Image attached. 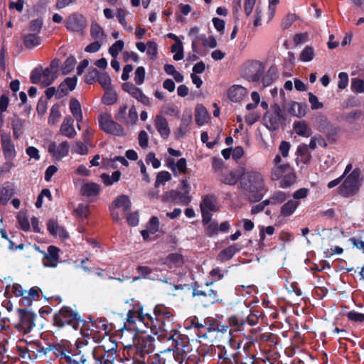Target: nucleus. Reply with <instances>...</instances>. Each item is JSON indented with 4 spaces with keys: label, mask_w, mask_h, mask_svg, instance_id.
Listing matches in <instances>:
<instances>
[{
    "label": "nucleus",
    "mask_w": 364,
    "mask_h": 364,
    "mask_svg": "<svg viewBox=\"0 0 364 364\" xmlns=\"http://www.w3.org/2000/svg\"><path fill=\"white\" fill-rule=\"evenodd\" d=\"M54 322L58 327L70 325L73 329L77 330L81 322L80 315L71 308L63 306L55 314Z\"/></svg>",
    "instance_id": "3"
},
{
    "label": "nucleus",
    "mask_w": 364,
    "mask_h": 364,
    "mask_svg": "<svg viewBox=\"0 0 364 364\" xmlns=\"http://www.w3.org/2000/svg\"><path fill=\"white\" fill-rule=\"evenodd\" d=\"M163 197L164 200L171 201L176 203H181L183 205H187L191 200V198L189 196L183 193H180L175 190L166 192Z\"/></svg>",
    "instance_id": "20"
},
{
    "label": "nucleus",
    "mask_w": 364,
    "mask_h": 364,
    "mask_svg": "<svg viewBox=\"0 0 364 364\" xmlns=\"http://www.w3.org/2000/svg\"><path fill=\"white\" fill-rule=\"evenodd\" d=\"M123 90L142 104L149 105L150 101L149 97L143 93L141 89L133 84L129 82L124 83L123 85Z\"/></svg>",
    "instance_id": "17"
},
{
    "label": "nucleus",
    "mask_w": 364,
    "mask_h": 364,
    "mask_svg": "<svg viewBox=\"0 0 364 364\" xmlns=\"http://www.w3.org/2000/svg\"><path fill=\"white\" fill-rule=\"evenodd\" d=\"M154 323L149 321V326L158 327L164 332L171 334L176 333L173 327V318L172 314L164 306H157L154 309Z\"/></svg>",
    "instance_id": "1"
},
{
    "label": "nucleus",
    "mask_w": 364,
    "mask_h": 364,
    "mask_svg": "<svg viewBox=\"0 0 364 364\" xmlns=\"http://www.w3.org/2000/svg\"><path fill=\"white\" fill-rule=\"evenodd\" d=\"M247 90L241 85H233L228 90V97L234 102L241 101L247 95Z\"/></svg>",
    "instance_id": "24"
},
{
    "label": "nucleus",
    "mask_w": 364,
    "mask_h": 364,
    "mask_svg": "<svg viewBox=\"0 0 364 364\" xmlns=\"http://www.w3.org/2000/svg\"><path fill=\"white\" fill-rule=\"evenodd\" d=\"M0 140L3 155L6 159V162L0 167V171L6 173L15 166L14 161L16 157L17 152L15 145L11 140L10 133H2Z\"/></svg>",
    "instance_id": "2"
},
{
    "label": "nucleus",
    "mask_w": 364,
    "mask_h": 364,
    "mask_svg": "<svg viewBox=\"0 0 364 364\" xmlns=\"http://www.w3.org/2000/svg\"><path fill=\"white\" fill-rule=\"evenodd\" d=\"M75 214L82 218H85L89 215V206L87 204L80 203L75 209Z\"/></svg>",
    "instance_id": "61"
},
{
    "label": "nucleus",
    "mask_w": 364,
    "mask_h": 364,
    "mask_svg": "<svg viewBox=\"0 0 364 364\" xmlns=\"http://www.w3.org/2000/svg\"><path fill=\"white\" fill-rule=\"evenodd\" d=\"M76 63V60L73 56H69L62 67V71L64 75L70 73L74 68Z\"/></svg>",
    "instance_id": "54"
},
{
    "label": "nucleus",
    "mask_w": 364,
    "mask_h": 364,
    "mask_svg": "<svg viewBox=\"0 0 364 364\" xmlns=\"http://www.w3.org/2000/svg\"><path fill=\"white\" fill-rule=\"evenodd\" d=\"M59 249L55 246L50 245L48 247L46 252H43L44 257L43 262L44 266L49 267H55L58 263Z\"/></svg>",
    "instance_id": "18"
},
{
    "label": "nucleus",
    "mask_w": 364,
    "mask_h": 364,
    "mask_svg": "<svg viewBox=\"0 0 364 364\" xmlns=\"http://www.w3.org/2000/svg\"><path fill=\"white\" fill-rule=\"evenodd\" d=\"M90 33L92 38L100 40L104 36L102 28L97 23H92L90 28Z\"/></svg>",
    "instance_id": "57"
},
{
    "label": "nucleus",
    "mask_w": 364,
    "mask_h": 364,
    "mask_svg": "<svg viewBox=\"0 0 364 364\" xmlns=\"http://www.w3.org/2000/svg\"><path fill=\"white\" fill-rule=\"evenodd\" d=\"M174 357L173 352L167 349L163 352H161L160 354H155L151 358V363L152 364H171L172 359Z\"/></svg>",
    "instance_id": "25"
},
{
    "label": "nucleus",
    "mask_w": 364,
    "mask_h": 364,
    "mask_svg": "<svg viewBox=\"0 0 364 364\" xmlns=\"http://www.w3.org/2000/svg\"><path fill=\"white\" fill-rule=\"evenodd\" d=\"M241 184L244 189L250 192H258L264 186L262 176L258 172H247L244 174Z\"/></svg>",
    "instance_id": "7"
},
{
    "label": "nucleus",
    "mask_w": 364,
    "mask_h": 364,
    "mask_svg": "<svg viewBox=\"0 0 364 364\" xmlns=\"http://www.w3.org/2000/svg\"><path fill=\"white\" fill-rule=\"evenodd\" d=\"M117 344L112 343V347L107 350L104 348V353H99L95 350L92 351V360L88 364H112L117 355Z\"/></svg>",
    "instance_id": "9"
},
{
    "label": "nucleus",
    "mask_w": 364,
    "mask_h": 364,
    "mask_svg": "<svg viewBox=\"0 0 364 364\" xmlns=\"http://www.w3.org/2000/svg\"><path fill=\"white\" fill-rule=\"evenodd\" d=\"M124 48V42L121 40L116 41L109 49V54L116 58Z\"/></svg>",
    "instance_id": "60"
},
{
    "label": "nucleus",
    "mask_w": 364,
    "mask_h": 364,
    "mask_svg": "<svg viewBox=\"0 0 364 364\" xmlns=\"http://www.w3.org/2000/svg\"><path fill=\"white\" fill-rule=\"evenodd\" d=\"M278 77V71L276 66L272 65L267 73L261 78L264 87L271 85Z\"/></svg>",
    "instance_id": "37"
},
{
    "label": "nucleus",
    "mask_w": 364,
    "mask_h": 364,
    "mask_svg": "<svg viewBox=\"0 0 364 364\" xmlns=\"http://www.w3.org/2000/svg\"><path fill=\"white\" fill-rule=\"evenodd\" d=\"M306 105L296 102H291L287 105V111L291 115L302 117L306 114Z\"/></svg>",
    "instance_id": "26"
},
{
    "label": "nucleus",
    "mask_w": 364,
    "mask_h": 364,
    "mask_svg": "<svg viewBox=\"0 0 364 364\" xmlns=\"http://www.w3.org/2000/svg\"><path fill=\"white\" fill-rule=\"evenodd\" d=\"M171 179V175L169 172L166 171H160L156 176L155 186L159 187V186L164 184L166 182L169 181Z\"/></svg>",
    "instance_id": "53"
},
{
    "label": "nucleus",
    "mask_w": 364,
    "mask_h": 364,
    "mask_svg": "<svg viewBox=\"0 0 364 364\" xmlns=\"http://www.w3.org/2000/svg\"><path fill=\"white\" fill-rule=\"evenodd\" d=\"M168 339L173 341V345L178 354L183 355L190 351L191 348L187 337H181V335L174 333L168 336Z\"/></svg>",
    "instance_id": "16"
},
{
    "label": "nucleus",
    "mask_w": 364,
    "mask_h": 364,
    "mask_svg": "<svg viewBox=\"0 0 364 364\" xmlns=\"http://www.w3.org/2000/svg\"><path fill=\"white\" fill-rule=\"evenodd\" d=\"M14 195V189L11 186L2 187L0 189V202L6 203Z\"/></svg>",
    "instance_id": "48"
},
{
    "label": "nucleus",
    "mask_w": 364,
    "mask_h": 364,
    "mask_svg": "<svg viewBox=\"0 0 364 364\" xmlns=\"http://www.w3.org/2000/svg\"><path fill=\"white\" fill-rule=\"evenodd\" d=\"M145 69L144 67H138L134 73V81L137 85L143 84L145 78Z\"/></svg>",
    "instance_id": "62"
},
{
    "label": "nucleus",
    "mask_w": 364,
    "mask_h": 364,
    "mask_svg": "<svg viewBox=\"0 0 364 364\" xmlns=\"http://www.w3.org/2000/svg\"><path fill=\"white\" fill-rule=\"evenodd\" d=\"M264 65L258 60H250L242 67V76L250 82L259 80L264 71Z\"/></svg>",
    "instance_id": "6"
},
{
    "label": "nucleus",
    "mask_w": 364,
    "mask_h": 364,
    "mask_svg": "<svg viewBox=\"0 0 364 364\" xmlns=\"http://www.w3.org/2000/svg\"><path fill=\"white\" fill-rule=\"evenodd\" d=\"M132 203L126 195L118 196L113 202L111 208V215L114 221H119V215L117 209L122 208L124 214H127L131 210Z\"/></svg>",
    "instance_id": "12"
},
{
    "label": "nucleus",
    "mask_w": 364,
    "mask_h": 364,
    "mask_svg": "<svg viewBox=\"0 0 364 364\" xmlns=\"http://www.w3.org/2000/svg\"><path fill=\"white\" fill-rule=\"evenodd\" d=\"M154 125L160 136L163 139H167L170 134L171 130L166 119L161 115H156L154 119Z\"/></svg>",
    "instance_id": "22"
},
{
    "label": "nucleus",
    "mask_w": 364,
    "mask_h": 364,
    "mask_svg": "<svg viewBox=\"0 0 364 364\" xmlns=\"http://www.w3.org/2000/svg\"><path fill=\"white\" fill-rule=\"evenodd\" d=\"M287 194L283 191H278L274 192L272 196V205L282 203L287 198Z\"/></svg>",
    "instance_id": "56"
},
{
    "label": "nucleus",
    "mask_w": 364,
    "mask_h": 364,
    "mask_svg": "<svg viewBox=\"0 0 364 364\" xmlns=\"http://www.w3.org/2000/svg\"><path fill=\"white\" fill-rule=\"evenodd\" d=\"M97 81L104 89L112 87L111 79L106 73H99Z\"/></svg>",
    "instance_id": "58"
},
{
    "label": "nucleus",
    "mask_w": 364,
    "mask_h": 364,
    "mask_svg": "<svg viewBox=\"0 0 364 364\" xmlns=\"http://www.w3.org/2000/svg\"><path fill=\"white\" fill-rule=\"evenodd\" d=\"M23 43L27 48H32L39 46L41 43V39L37 33H30L24 36Z\"/></svg>",
    "instance_id": "39"
},
{
    "label": "nucleus",
    "mask_w": 364,
    "mask_h": 364,
    "mask_svg": "<svg viewBox=\"0 0 364 364\" xmlns=\"http://www.w3.org/2000/svg\"><path fill=\"white\" fill-rule=\"evenodd\" d=\"M127 320L130 324L135 323L138 321L146 326H149V321L154 323L153 316L148 314H144L143 309L139 304L134 306L132 310H129Z\"/></svg>",
    "instance_id": "11"
},
{
    "label": "nucleus",
    "mask_w": 364,
    "mask_h": 364,
    "mask_svg": "<svg viewBox=\"0 0 364 364\" xmlns=\"http://www.w3.org/2000/svg\"><path fill=\"white\" fill-rule=\"evenodd\" d=\"M220 179L223 183L229 185H234L237 181L236 175L232 172H228L227 173L223 174Z\"/></svg>",
    "instance_id": "64"
},
{
    "label": "nucleus",
    "mask_w": 364,
    "mask_h": 364,
    "mask_svg": "<svg viewBox=\"0 0 364 364\" xmlns=\"http://www.w3.org/2000/svg\"><path fill=\"white\" fill-rule=\"evenodd\" d=\"M240 250V247L238 245L229 246L220 252L217 256V260L220 262L228 261L230 259L236 252H239Z\"/></svg>",
    "instance_id": "27"
},
{
    "label": "nucleus",
    "mask_w": 364,
    "mask_h": 364,
    "mask_svg": "<svg viewBox=\"0 0 364 364\" xmlns=\"http://www.w3.org/2000/svg\"><path fill=\"white\" fill-rule=\"evenodd\" d=\"M171 50L174 53L173 57V60L178 61L183 58L184 55L182 42L173 44L171 46Z\"/></svg>",
    "instance_id": "52"
},
{
    "label": "nucleus",
    "mask_w": 364,
    "mask_h": 364,
    "mask_svg": "<svg viewBox=\"0 0 364 364\" xmlns=\"http://www.w3.org/2000/svg\"><path fill=\"white\" fill-rule=\"evenodd\" d=\"M134 345L139 344L138 349L141 350V353H144L149 354L152 351L151 340L149 337H134Z\"/></svg>",
    "instance_id": "28"
},
{
    "label": "nucleus",
    "mask_w": 364,
    "mask_h": 364,
    "mask_svg": "<svg viewBox=\"0 0 364 364\" xmlns=\"http://www.w3.org/2000/svg\"><path fill=\"white\" fill-rule=\"evenodd\" d=\"M326 146V143L325 142L323 138L321 136H314V137H312L311 139V141H310V143H309V147L311 149V150H314L315 149L317 146Z\"/></svg>",
    "instance_id": "63"
},
{
    "label": "nucleus",
    "mask_w": 364,
    "mask_h": 364,
    "mask_svg": "<svg viewBox=\"0 0 364 364\" xmlns=\"http://www.w3.org/2000/svg\"><path fill=\"white\" fill-rule=\"evenodd\" d=\"M21 323L22 330L25 333H29L35 326V315L25 310L20 311Z\"/></svg>",
    "instance_id": "21"
},
{
    "label": "nucleus",
    "mask_w": 364,
    "mask_h": 364,
    "mask_svg": "<svg viewBox=\"0 0 364 364\" xmlns=\"http://www.w3.org/2000/svg\"><path fill=\"white\" fill-rule=\"evenodd\" d=\"M105 90V92L102 97L103 103L107 105L114 104L117 100V95L116 92L112 89V87Z\"/></svg>",
    "instance_id": "43"
},
{
    "label": "nucleus",
    "mask_w": 364,
    "mask_h": 364,
    "mask_svg": "<svg viewBox=\"0 0 364 364\" xmlns=\"http://www.w3.org/2000/svg\"><path fill=\"white\" fill-rule=\"evenodd\" d=\"M164 263L169 268L178 267L183 264L184 259L179 253H171L164 259Z\"/></svg>",
    "instance_id": "30"
},
{
    "label": "nucleus",
    "mask_w": 364,
    "mask_h": 364,
    "mask_svg": "<svg viewBox=\"0 0 364 364\" xmlns=\"http://www.w3.org/2000/svg\"><path fill=\"white\" fill-rule=\"evenodd\" d=\"M121 173L119 171H116L112 173V175H109L107 173H102L101 175V178L103 183L106 186H110L115 182H117L120 178Z\"/></svg>",
    "instance_id": "46"
},
{
    "label": "nucleus",
    "mask_w": 364,
    "mask_h": 364,
    "mask_svg": "<svg viewBox=\"0 0 364 364\" xmlns=\"http://www.w3.org/2000/svg\"><path fill=\"white\" fill-rule=\"evenodd\" d=\"M46 147L48 152L55 160L60 161L68 156L70 144L67 141H64L59 144H57L55 141H48Z\"/></svg>",
    "instance_id": "10"
},
{
    "label": "nucleus",
    "mask_w": 364,
    "mask_h": 364,
    "mask_svg": "<svg viewBox=\"0 0 364 364\" xmlns=\"http://www.w3.org/2000/svg\"><path fill=\"white\" fill-rule=\"evenodd\" d=\"M126 14L127 13L124 9H118L117 12V18L125 31L132 32L133 31V27L127 24L126 21Z\"/></svg>",
    "instance_id": "49"
},
{
    "label": "nucleus",
    "mask_w": 364,
    "mask_h": 364,
    "mask_svg": "<svg viewBox=\"0 0 364 364\" xmlns=\"http://www.w3.org/2000/svg\"><path fill=\"white\" fill-rule=\"evenodd\" d=\"M201 210H205L215 211L217 210L216 200L213 196H206L200 203Z\"/></svg>",
    "instance_id": "41"
},
{
    "label": "nucleus",
    "mask_w": 364,
    "mask_h": 364,
    "mask_svg": "<svg viewBox=\"0 0 364 364\" xmlns=\"http://www.w3.org/2000/svg\"><path fill=\"white\" fill-rule=\"evenodd\" d=\"M69 109L74 119L77 122L82 121V112L80 103L76 98H71L69 102Z\"/></svg>",
    "instance_id": "33"
},
{
    "label": "nucleus",
    "mask_w": 364,
    "mask_h": 364,
    "mask_svg": "<svg viewBox=\"0 0 364 364\" xmlns=\"http://www.w3.org/2000/svg\"><path fill=\"white\" fill-rule=\"evenodd\" d=\"M72 151L80 155H86L88 153V149L84 143L77 141L73 145Z\"/></svg>",
    "instance_id": "55"
},
{
    "label": "nucleus",
    "mask_w": 364,
    "mask_h": 364,
    "mask_svg": "<svg viewBox=\"0 0 364 364\" xmlns=\"http://www.w3.org/2000/svg\"><path fill=\"white\" fill-rule=\"evenodd\" d=\"M293 127L295 132L299 136L309 137L312 134L311 129L304 122H295Z\"/></svg>",
    "instance_id": "38"
},
{
    "label": "nucleus",
    "mask_w": 364,
    "mask_h": 364,
    "mask_svg": "<svg viewBox=\"0 0 364 364\" xmlns=\"http://www.w3.org/2000/svg\"><path fill=\"white\" fill-rule=\"evenodd\" d=\"M360 173L359 168L352 171L338 188V193L341 196L348 198L358 191Z\"/></svg>",
    "instance_id": "5"
},
{
    "label": "nucleus",
    "mask_w": 364,
    "mask_h": 364,
    "mask_svg": "<svg viewBox=\"0 0 364 364\" xmlns=\"http://www.w3.org/2000/svg\"><path fill=\"white\" fill-rule=\"evenodd\" d=\"M299 204L300 202L298 200H289L281 207V215L285 218L290 217L294 213Z\"/></svg>",
    "instance_id": "31"
},
{
    "label": "nucleus",
    "mask_w": 364,
    "mask_h": 364,
    "mask_svg": "<svg viewBox=\"0 0 364 364\" xmlns=\"http://www.w3.org/2000/svg\"><path fill=\"white\" fill-rule=\"evenodd\" d=\"M100 128L106 133L119 136L123 134L124 129L118 123L112 119L111 115L102 113L99 116Z\"/></svg>",
    "instance_id": "8"
},
{
    "label": "nucleus",
    "mask_w": 364,
    "mask_h": 364,
    "mask_svg": "<svg viewBox=\"0 0 364 364\" xmlns=\"http://www.w3.org/2000/svg\"><path fill=\"white\" fill-rule=\"evenodd\" d=\"M315 55L314 49L313 47L307 46L301 52L299 59L302 62H310L311 61Z\"/></svg>",
    "instance_id": "47"
},
{
    "label": "nucleus",
    "mask_w": 364,
    "mask_h": 364,
    "mask_svg": "<svg viewBox=\"0 0 364 364\" xmlns=\"http://www.w3.org/2000/svg\"><path fill=\"white\" fill-rule=\"evenodd\" d=\"M285 121V117L280 106L274 103L271 105L270 109L268 110L263 117L264 125L270 131H275Z\"/></svg>",
    "instance_id": "4"
},
{
    "label": "nucleus",
    "mask_w": 364,
    "mask_h": 364,
    "mask_svg": "<svg viewBox=\"0 0 364 364\" xmlns=\"http://www.w3.org/2000/svg\"><path fill=\"white\" fill-rule=\"evenodd\" d=\"M47 225L48 231L53 236H58L60 238H66L68 237V234L65 229L59 226L55 220H50L48 222Z\"/></svg>",
    "instance_id": "35"
},
{
    "label": "nucleus",
    "mask_w": 364,
    "mask_h": 364,
    "mask_svg": "<svg viewBox=\"0 0 364 364\" xmlns=\"http://www.w3.org/2000/svg\"><path fill=\"white\" fill-rule=\"evenodd\" d=\"M59 60H53L50 66L42 72L41 85L44 87L51 85L58 76Z\"/></svg>",
    "instance_id": "14"
},
{
    "label": "nucleus",
    "mask_w": 364,
    "mask_h": 364,
    "mask_svg": "<svg viewBox=\"0 0 364 364\" xmlns=\"http://www.w3.org/2000/svg\"><path fill=\"white\" fill-rule=\"evenodd\" d=\"M86 26L87 20L80 14H73L65 20V27L70 31L81 32Z\"/></svg>",
    "instance_id": "15"
},
{
    "label": "nucleus",
    "mask_w": 364,
    "mask_h": 364,
    "mask_svg": "<svg viewBox=\"0 0 364 364\" xmlns=\"http://www.w3.org/2000/svg\"><path fill=\"white\" fill-rule=\"evenodd\" d=\"M74 119L70 116H66L60 125V133L69 139H73L77 135L74 128Z\"/></svg>",
    "instance_id": "19"
},
{
    "label": "nucleus",
    "mask_w": 364,
    "mask_h": 364,
    "mask_svg": "<svg viewBox=\"0 0 364 364\" xmlns=\"http://www.w3.org/2000/svg\"><path fill=\"white\" fill-rule=\"evenodd\" d=\"M77 77H67L64 80L63 82H62L60 85L58 86L60 89V92H61V95L60 96H65L67 95L69 92L73 90L77 85Z\"/></svg>",
    "instance_id": "29"
},
{
    "label": "nucleus",
    "mask_w": 364,
    "mask_h": 364,
    "mask_svg": "<svg viewBox=\"0 0 364 364\" xmlns=\"http://www.w3.org/2000/svg\"><path fill=\"white\" fill-rule=\"evenodd\" d=\"M60 117V105L58 104L53 105L48 117V124L51 125L56 124Z\"/></svg>",
    "instance_id": "44"
},
{
    "label": "nucleus",
    "mask_w": 364,
    "mask_h": 364,
    "mask_svg": "<svg viewBox=\"0 0 364 364\" xmlns=\"http://www.w3.org/2000/svg\"><path fill=\"white\" fill-rule=\"evenodd\" d=\"M192 121V112L186 110L181 117L180 127L176 132L177 137H183L188 132V127Z\"/></svg>",
    "instance_id": "23"
},
{
    "label": "nucleus",
    "mask_w": 364,
    "mask_h": 364,
    "mask_svg": "<svg viewBox=\"0 0 364 364\" xmlns=\"http://www.w3.org/2000/svg\"><path fill=\"white\" fill-rule=\"evenodd\" d=\"M204 301L209 304H214L216 303H221L223 299L220 297L218 291L213 289H207L206 296Z\"/></svg>",
    "instance_id": "45"
},
{
    "label": "nucleus",
    "mask_w": 364,
    "mask_h": 364,
    "mask_svg": "<svg viewBox=\"0 0 364 364\" xmlns=\"http://www.w3.org/2000/svg\"><path fill=\"white\" fill-rule=\"evenodd\" d=\"M100 191V186L92 182L84 183L80 189L81 194L87 197L95 196L99 194Z\"/></svg>",
    "instance_id": "32"
},
{
    "label": "nucleus",
    "mask_w": 364,
    "mask_h": 364,
    "mask_svg": "<svg viewBox=\"0 0 364 364\" xmlns=\"http://www.w3.org/2000/svg\"><path fill=\"white\" fill-rule=\"evenodd\" d=\"M70 343L67 341L53 346L55 354L61 358H64L65 360V356L68 355V350H70Z\"/></svg>",
    "instance_id": "42"
},
{
    "label": "nucleus",
    "mask_w": 364,
    "mask_h": 364,
    "mask_svg": "<svg viewBox=\"0 0 364 364\" xmlns=\"http://www.w3.org/2000/svg\"><path fill=\"white\" fill-rule=\"evenodd\" d=\"M196 122L199 126L206 123L209 119V114L207 109L200 105H198L196 108Z\"/></svg>",
    "instance_id": "36"
},
{
    "label": "nucleus",
    "mask_w": 364,
    "mask_h": 364,
    "mask_svg": "<svg viewBox=\"0 0 364 364\" xmlns=\"http://www.w3.org/2000/svg\"><path fill=\"white\" fill-rule=\"evenodd\" d=\"M75 348H70L68 350V355L65 356V361L68 364H85L86 358L82 353V348L86 347L82 341H77L75 342Z\"/></svg>",
    "instance_id": "13"
},
{
    "label": "nucleus",
    "mask_w": 364,
    "mask_h": 364,
    "mask_svg": "<svg viewBox=\"0 0 364 364\" xmlns=\"http://www.w3.org/2000/svg\"><path fill=\"white\" fill-rule=\"evenodd\" d=\"M351 89L357 93L364 92V80L359 78H353L351 81Z\"/></svg>",
    "instance_id": "59"
},
{
    "label": "nucleus",
    "mask_w": 364,
    "mask_h": 364,
    "mask_svg": "<svg viewBox=\"0 0 364 364\" xmlns=\"http://www.w3.org/2000/svg\"><path fill=\"white\" fill-rule=\"evenodd\" d=\"M228 270H223L220 267H215V268L213 269L210 272L209 274L213 281L211 282L210 283V284H212L214 282L222 279L225 277V275L228 274ZM208 285H209V284H207V286H208Z\"/></svg>",
    "instance_id": "51"
},
{
    "label": "nucleus",
    "mask_w": 364,
    "mask_h": 364,
    "mask_svg": "<svg viewBox=\"0 0 364 364\" xmlns=\"http://www.w3.org/2000/svg\"><path fill=\"white\" fill-rule=\"evenodd\" d=\"M11 291L17 297L22 296V301L25 302L27 305H30V301L25 296V291L23 290L22 287L18 284H14L11 287H8Z\"/></svg>",
    "instance_id": "50"
},
{
    "label": "nucleus",
    "mask_w": 364,
    "mask_h": 364,
    "mask_svg": "<svg viewBox=\"0 0 364 364\" xmlns=\"http://www.w3.org/2000/svg\"><path fill=\"white\" fill-rule=\"evenodd\" d=\"M291 169V167L288 163H284L283 165L273 166L271 171L272 179L279 180Z\"/></svg>",
    "instance_id": "34"
},
{
    "label": "nucleus",
    "mask_w": 364,
    "mask_h": 364,
    "mask_svg": "<svg viewBox=\"0 0 364 364\" xmlns=\"http://www.w3.org/2000/svg\"><path fill=\"white\" fill-rule=\"evenodd\" d=\"M296 174L294 172L293 169L289 171L287 174L282 176L280 179V187L283 188H287L296 183Z\"/></svg>",
    "instance_id": "40"
}]
</instances>
